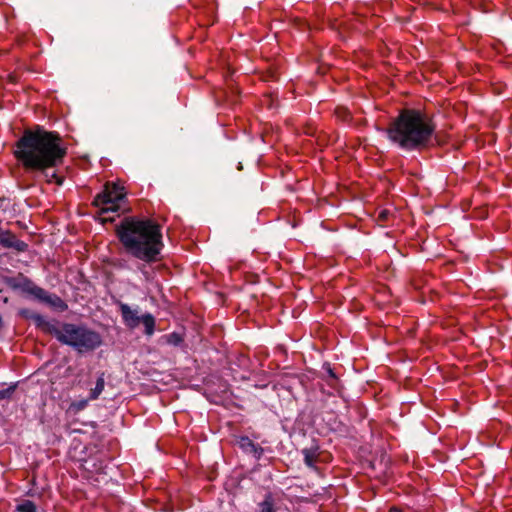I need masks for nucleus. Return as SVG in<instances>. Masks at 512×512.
I'll return each instance as SVG.
<instances>
[{
  "label": "nucleus",
  "mask_w": 512,
  "mask_h": 512,
  "mask_svg": "<svg viewBox=\"0 0 512 512\" xmlns=\"http://www.w3.org/2000/svg\"><path fill=\"white\" fill-rule=\"evenodd\" d=\"M105 387V379L104 374L102 373L96 381V385L93 389L90 390L89 400H96L100 394L103 392Z\"/></svg>",
  "instance_id": "f8f14e48"
},
{
  "label": "nucleus",
  "mask_w": 512,
  "mask_h": 512,
  "mask_svg": "<svg viewBox=\"0 0 512 512\" xmlns=\"http://www.w3.org/2000/svg\"><path fill=\"white\" fill-rule=\"evenodd\" d=\"M389 512H402V511L397 507H391Z\"/></svg>",
  "instance_id": "4be33fe9"
},
{
  "label": "nucleus",
  "mask_w": 512,
  "mask_h": 512,
  "mask_svg": "<svg viewBox=\"0 0 512 512\" xmlns=\"http://www.w3.org/2000/svg\"><path fill=\"white\" fill-rule=\"evenodd\" d=\"M41 292L42 293L37 294L36 299L47 304L48 306H50L51 308L58 312H64L67 310L68 305L58 295L54 293H49L43 288H41Z\"/></svg>",
  "instance_id": "6e6552de"
},
{
  "label": "nucleus",
  "mask_w": 512,
  "mask_h": 512,
  "mask_svg": "<svg viewBox=\"0 0 512 512\" xmlns=\"http://www.w3.org/2000/svg\"><path fill=\"white\" fill-rule=\"evenodd\" d=\"M389 212L384 210L380 213V217L384 220L388 217Z\"/></svg>",
  "instance_id": "412c9836"
},
{
  "label": "nucleus",
  "mask_w": 512,
  "mask_h": 512,
  "mask_svg": "<svg viewBox=\"0 0 512 512\" xmlns=\"http://www.w3.org/2000/svg\"><path fill=\"white\" fill-rule=\"evenodd\" d=\"M125 199L123 187L107 183L104 190L96 195L93 204L100 209V214L118 212L121 202Z\"/></svg>",
  "instance_id": "39448f33"
},
{
  "label": "nucleus",
  "mask_w": 512,
  "mask_h": 512,
  "mask_svg": "<svg viewBox=\"0 0 512 512\" xmlns=\"http://www.w3.org/2000/svg\"><path fill=\"white\" fill-rule=\"evenodd\" d=\"M119 309L123 322L128 328L134 329L140 323H143L145 327V333L147 335H152L154 333L155 318L152 314L146 313L140 316L138 308L132 309L128 304L125 303H120Z\"/></svg>",
  "instance_id": "423d86ee"
},
{
  "label": "nucleus",
  "mask_w": 512,
  "mask_h": 512,
  "mask_svg": "<svg viewBox=\"0 0 512 512\" xmlns=\"http://www.w3.org/2000/svg\"><path fill=\"white\" fill-rule=\"evenodd\" d=\"M21 314L31 319L37 328L54 336L58 342L82 354L94 351L102 344L101 335L84 324L47 320L39 313L22 310Z\"/></svg>",
  "instance_id": "20e7f679"
},
{
  "label": "nucleus",
  "mask_w": 512,
  "mask_h": 512,
  "mask_svg": "<svg viewBox=\"0 0 512 512\" xmlns=\"http://www.w3.org/2000/svg\"><path fill=\"white\" fill-rule=\"evenodd\" d=\"M166 341L170 345L179 346L183 342V338L180 334L173 332L166 335Z\"/></svg>",
  "instance_id": "2eb2a0df"
},
{
  "label": "nucleus",
  "mask_w": 512,
  "mask_h": 512,
  "mask_svg": "<svg viewBox=\"0 0 512 512\" xmlns=\"http://www.w3.org/2000/svg\"><path fill=\"white\" fill-rule=\"evenodd\" d=\"M239 447L245 452L252 454L256 459H260L263 454V448L255 444L249 437L241 436L238 439Z\"/></svg>",
  "instance_id": "9d476101"
},
{
  "label": "nucleus",
  "mask_w": 512,
  "mask_h": 512,
  "mask_svg": "<svg viewBox=\"0 0 512 512\" xmlns=\"http://www.w3.org/2000/svg\"><path fill=\"white\" fill-rule=\"evenodd\" d=\"M436 124L431 116L418 109L400 111L384 130L388 139L404 151L422 150L433 142Z\"/></svg>",
  "instance_id": "f03ea898"
},
{
  "label": "nucleus",
  "mask_w": 512,
  "mask_h": 512,
  "mask_svg": "<svg viewBox=\"0 0 512 512\" xmlns=\"http://www.w3.org/2000/svg\"><path fill=\"white\" fill-rule=\"evenodd\" d=\"M326 382L331 388L337 389L338 381H332L331 378H327Z\"/></svg>",
  "instance_id": "aec40b11"
},
{
  "label": "nucleus",
  "mask_w": 512,
  "mask_h": 512,
  "mask_svg": "<svg viewBox=\"0 0 512 512\" xmlns=\"http://www.w3.org/2000/svg\"><path fill=\"white\" fill-rule=\"evenodd\" d=\"M123 247L131 256L152 263L164 247L161 226L150 219L125 218L117 228Z\"/></svg>",
  "instance_id": "7ed1b4c3"
},
{
  "label": "nucleus",
  "mask_w": 512,
  "mask_h": 512,
  "mask_svg": "<svg viewBox=\"0 0 512 512\" xmlns=\"http://www.w3.org/2000/svg\"><path fill=\"white\" fill-rule=\"evenodd\" d=\"M336 116L342 121H349L351 119V114L347 108L337 107L335 110Z\"/></svg>",
  "instance_id": "dca6fc26"
},
{
  "label": "nucleus",
  "mask_w": 512,
  "mask_h": 512,
  "mask_svg": "<svg viewBox=\"0 0 512 512\" xmlns=\"http://www.w3.org/2000/svg\"><path fill=\"white\" fill-rule=\"evenodd\" d=\"M0 244L5 248H14L17 251H24L26 244L16 238L14 234L9 231L0 232Z\"/></svg>",
  "instance_id": "1a4fd4ad"
},
{
  "label": "nucleus",
  "mask_w": 512,
  "mask_h": 512,
  "mask_svg": "<svg viewBox=\"0 0 512 512\" xmlns=\"http://www.w3.org/2000/svg\"><path fill=\"white\" fill-rule=\"evenodd\" d=\"M326 371L328 373V378H331L332 381H338V378L332 368L330 366L326 367Z\"/></svg>",
  "instance_id": "6ab92c4d"
},
{
  "label": "nucleus",
  "mask_w": 512,
  "mask_h": 512,
  "mask_svg": "<svg viewBox=\"0 0 512 512\" xmlns=\"http://www.w3.org/2000/svg\"><path fill=\"white\" fill-rule=\"evenodd\" d=\"M5 284L14 291H19L36 298L41 292V287L37 286L32 280L24 276L22 273L16 276L5 277Z\"/></svg>",
  "instance_id": "0eeeda50"
},
{
  "label": "nucleus",
  "mask_w": 512,
  "mask_h": 512,
  "mask_svg": "<svg viewBox=\"0 0 512 512\" xmlns=\"http://www.w3.org/2000/svg\"><path fill=\"white\" fill-rule=\"evenodd\" d=\"M274 498L271 493H267L264 500L258 504V510L256 512H276L274 508Z\"/></svg>",
  "instance_id": "9b49d317"
},
{
  "label": "nucleus",
  "mask_w": 512,
  "mask_h": 512,
  "mask_svg": "<svg viewBox=\"0 0 512 512\" xmlns=\"http://www.w3.org/2000/svg\"><path fill=\"white\" fill-rule=\"evenodd\" d=\"M302 454L304 456L305 464L310 468H316L315 463L318 458L317 450L315 449H303Z\"/></svg>",
  "instance_id": "ddd939ff"
},
{
  "label": "nucleus",
  "mask_w": 512,
  "mask_h": 512,
  "mask_svg": "<svg viewBox=\"0 0 512 512\" xmlns=\"http://www.w3.org/2000/svg\"><path fill=\"white\" fill-rule=\"evenodd\" d=\"M16 386H17L16 384H12L7 388L1 389L0 390V401L4 400V399L11 398L12 394L14 393V391L16 389Z\"/></svg>",
  "instance_id": "f3484780"
},
{
  "label": "nucleus",
  "mask_w": 512,
  "mask_h": 512,
  "mask_svg": "<svg viewBox=\"0 0 512 512\" xmlns=\"http://www.w3.org/2000/svg\"><path fill=\"white\" fill-rule=\"evenodd\" d=\"M88 404V400H81L77 403H74L73 406L77 409V410H82L84 409Z\"/></svg>",
  "instance_id": "a211bd4d"
},
{
  "label": "nucleus",
  "mask_w": 512,
  "mask_h": 512,
  "mask_svg": "<svg viewBox=\"0 0 512 512\" xmlns=\"http://www.w3.org/2000/svg\"><path fill=\"white\" fill-rule=\"evenodd\" d=\"M17 511L19 512H37L36 505L30 500H24L21 504L17 506Z\"/></svg>",
  "instance_id": "4468645a"
},
{
  "label": "nucleus",
  "mask_w": 512,
  "mask_h": 512,
  "mask_svg": "<svg viewBox=\"0 0 512 512\" xmlns=\"http://www.w3.org/2000/svg\"><path fill=\"white\" fill-rule=\"evenodd\" d=\"M16 157L27 168L40 171L48 183L62 185L63 179L52 168L63 160L66 151L61 147V138L57 133L42 128L27 130L17 141Z\"/></svg>",
  "instance_id": "f257e3e1"
}]
</instances>
